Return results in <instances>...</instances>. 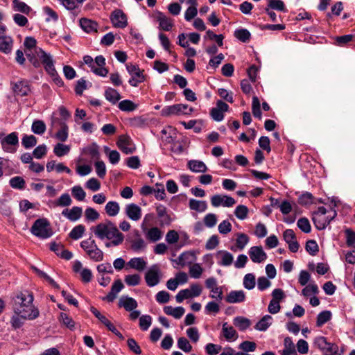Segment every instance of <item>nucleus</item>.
Returning <instances> with one entry per match:
<instances>
[{
	"mask_svg": "<svg viewBox=\"0 0 355 355\" xmlns=\"http://www.w3.org/2000/svg\"><path fill=\"white\" fill-rule=\"evenodd\" d=\"M92 230L95 236L99 239H106L110 241L105 244L107 248L118 246L124 241L123 234L119 230L116 225L110 220L101 223L94 227Z\"/></svg>",
	"mask_w": 355,
	"mask_h": 355,
	"instance_id": "nucleus-1",
	"label": "nucleus"
},
{
	"mask_svg": "<svg viewBox=\"0 0 355 355\" xmlns=\"http://www.w3.org/2000/svg\"><path fill=\"white\" fill-rule=\"evenodd\" d=\"M33 295L28 291L21 292L15 298L14 312L24 319L33 320L38 317L39 311L33 304Z\"/></svg>",
	"mask_w": 355,
	"mask_h": 355,
	"instance_id": "nucleus-2",
	"label": "nucleus"
},
{
	"mask_svg": "<svg viewBox=\"0 0 355 355\" xmlns=\"http://www.w3.org/2000/svg\"><path fill=\"white\" fill-rule=\"evenodd\" d=\"M31 233L42 239H46L53 235V230L50 223L46 218L36 220L31 229Z\"/></svg>",
	"mask_w": 355,
	"mask_h": 355,
	"instance_id": "nucleus-3",
	"label": "nucleus"
},
{
	"mask_svg": "<svg viewBox=\"0 0 355 355\" xmlns=\"http://www.w3.org/2000/svg\"><path fill=\"white\" fill-rule=\"evenodd\" d=\"M202 288L198 284H191L189 288L180 290L175 296L178 303H181L186 299L198 297L201 295Z\"/></svg>",
	"mask_w": 355,
	"mask_h": 355,
	"instance_id": "nucleus-4",
	"label": "nucleus"
},
{
	"mask_svg": "<svg viewBox=\"0 0 355 355\" xmlns=\"http://www.w3.org/2000/svg\"><path fill=\"white\" fill-rule=\"evenodd\" d=\"M193 108L189 107L186 104H175L164 107L162 111V115L168 116L171 115L190 114L193 112Z\"/></svg>",
	"mask_w": 355,
	"mask_h": 355,
	"instance_id": "nucleus-5",
	"label": "nucleus"
},
{
	"mask_svg": "<svg viewBox=\"0 0 355 355\" xmlns=\"http://www.w3.org/2000/svg\"><path fill=\"white\" fill-rule=\"evenodd\" d=\"M36 40L33 37H26L24 40V46L26 48V55L28 60L35 67L40 66V62L33 53L35 54V49H39L36 46Z\"/></svg>",
	"mask_w": 355,
	"mask_h": 355,
	"instance_id": "nucleus-6",
	"label": "nucleus"
},
{
	"mask_svg": "<svg viewBox=\"0 0 355 355\" xmlns=\"http://www.w3.org/2000/svg\"><path fill=\"white\" fill-rule=\"evenodd\" d=\"M35 55L40 58L42 63L44 64V69L47 73L51 76H55L57 71L55 69L53 60L51 56L44 51L42 49H35Z\"/></svg>",
	"mask_w": 355,
	"mask_h": 355,
	"instance_id": "nucleus-7",
	"label": "nucleus"
},
{
	"mask_svg": "<svg viewBox=\"0 0 355 355\" xmlns=\"http://www.w3.org/2000/svg\"><path fill=\"white\" fill-rule=\"evenodd\" d=\"M162 278L159 266L157 264L151 266L145 274V281L149 287L157 285Z\"/></svg>",
	"mask_w": 355,
	"mask_h": 355,
	"instance_id": "nucleus-8",
	"label": "nucleus"
},
{
	"mask_svg": "<svg viewBox=\"0 0 355 355\" xmlns=\"http://www.w3.org/2000/svg\"><path fill=\"white\" fill-rule=\"evenodd\" d=\"M151 17L157 22H159V28L164 31H169L174 26L173 19L166 17L163 12L156 10Z\"/></svg>",
	"mask_w": 355,
	"mask_h": 355,
	"instance_id": "nucleus-9",
	"label": "nucleus"
},
{
	"mask_svg": "<svg viewBox=\"0 0 355 355\" xmlns=\"http://www.w3.org/2000/svg\"><path fill=\"white\" fill-rule=\"evenodd\" d=\"M116 145L126 155L133 153L136 150L135 145L132 139L126 135H121L119 137Z\"/></svg>",
	"mask_w": 355,
	"mask_h": 355,
	"instance_id": "nucleus-10",
	"label": "nucleus"
},
{
	"mask_svg": "<svg viewBox=\"0 0 355 355\" xmlns=\"http://www.w3.org/2000/svg\"><path fill=\"white\" fill-rule=\"evenodd\" d=\"M211 203L214 207L220 206L231 207L236 204V200L231 196L217 194L211 198Z\"/></svg>",
	"mask_w": 355,
	"mask_h": 355,
	"instance_id": "nucleus-11",
	"label": "nucleus"
},
{
	"mask_svg": "<svg viewBox=\"0 0 355 355\" xmlns=\"http://www.w3.org/2000/svg\"><path fill=\"white\" fill-rule=\"evenodd\" d=\"M110 20L114 27L123 28L127 26L128 21L125 13L119 9L114 10L110 15Z\"/></svg>",
	"mask_w": 355,
	"mask_h": 355,
	"instance_id": "nucleus-12",
	"label": "nucleus"
},
{
	"mask_svg": "<svg viewBox=\"0 0 355 355\" xmlns=\"http://www.w3.org/2000/svg\"><path fill=\"white\" fill-rule=\"evenodd\" d=\"M283 237L285 242L288 245V249L292 252H297L300 248V244L296 239L294 231L291 229H287L283 232Z\"/></svg>",
	"mask_w": 355,
	"mask_h": 355,
	"instance_id": "nucleus-13",
	"label": "nucleus"
},
{
	"mask_svg": "<svg viewBox=\"0 0 355 355\" xmlns=\"http://www.w3.org/2000/svg\"><path fill=\"white\" fill-rule=\"evenodd\" d=\"M229 105L222 101H218L216 107L211 110L210 114L214 120L216 121H221L224 119V112L228 110Z\"/></svg>",
	"mask_w": 355,
	"mask_h": 355,
	"instance_id": "nucleus-14",
	"label": "nucleus"
},
{
	"mask_svg": "<svg viewBox=\"0 0 355 355\" xmlns=\"http://www.w3.org/2000/svg\"><path fill=\"white\" fill-rule=\"evenodd\" d=\"M248 254L252 262L259 263L267 259V254L261 246H252L249 249Z\"/></svg>",
	"mask_w": 355,
	"mask_h": 355,
	"instance_id": "nucleus-15",
	"label": "nucleus"
},
{
	"mask_svg": "<svg viewBox=\"0 0 355 355\" xmlns=\"http://www.w3.org/2000/svg\"><path fill=\"white\" fill-rule=\"evenodd\" d=\"M125 214L129 219L133 221L139 220L142 215L141 207L135 203L125 205Z\"/></svg>",
	"mask_w": 355,
	"mask_h": 355,
	"instance_id": "nucleus-16",
	"label": "nucleus"
},
{
	"mask_svg": "<svg viewBox=\"0 0 355 355\" xmlns=\"http://www.w3.org/2000/svg\"><path fill=\"white\" fill-rule=\"evenodd\" d=\"M62 215L71 222L78 220L83 215V209L80 207L74 206L71 209H64Z\"/></svg>",
	"mask_w": 355,
	"mask_h": 355,
	"instance_id": "nucleus-17",
	"label": "nucleus"
},
{
	"mask_svg": "<svg viewBox=\"0 0 355 355\" xmlns=\"http://www.w3.org/2000/svg\"><path fill=\"white\" fill-rule=\"evenodd\" d=\"M336 213L334 211V215L331 217L326 216H313L312 218V220L313 221V223L315 225V227L318 230H322L327 227V226L330 223V222L334 219V218L336 216Z\"/></svg>",
	"mask_w": 355,
	"mask_h": 355,
	"instance_id": "nucleus-18",
	"label": "nucleus"
},
{
	"mask_svg": "<svg viewBox=\"0 0 355 355\" xmlns=\"http://www.w3.org/2000/svg\"><path fill=\"white\" fill-rule=\"evenodd\" d=\"M118 306L124 308L127 311H132L138 306V303L135 299L128 295H123L119 300Z\"/></svg>",
	"mask_w": 355,
	"mask_h": 355,
	"instance_id": "nucleus-19",
	"label": "nucleus"
},
{
	"mask_svg": "<svg viewBox=\"0 0 355 355\" xmlns=\"http://www.w3.org/2000/svg\"><path fill=\"white\" fill-rule=\"evenodd\" d=\"M217 263L222 266H230L233 263V255L226 250H218L216 253Z\"/></svg>",
	"mask_w": 355,
	"mask_h": 355,
	"instance_id": "nucleus-20",
	"label": "nucleus"
},
{
	"mask_svg": "<svg viewBox=\"0 0 355 355\" xmlns=\"http://www.w3.org/2000/svg\"><path fill=\"white\" fill-rule=\"evenodd\" d=\"M123 287L124 286L120 279L116 280L111 287L110 292L106 296L103 297L102 300L109 302H113L116 299L117 294Z\"/></svg>",
	"mask_w": 355,
	"mask_h": 355,
	"instance_id": "nucleus-21",
	"label": "nucleus"
},
{
	"mask_svg": "<svg viewBox=\"0 0 355 355\" xmlns=\"http://www.w3.org/2000/svg\"><path fill=\"white\" fill-rule=\"evenodd\" d=\"M84 62L89 65L91 70L96 75L105 77L108 73V70L105 67H96L93 58L89 55H85L83 58Z\"/></svg>",
	"mask_w": 355,
	"mask_h": 355,
	"instance_id": "nucleus-22",
	"label": "nucleus"
},
{
	"mask_svg": "<svg viewBox=\"0 0 355 355\" xmlns=\"http://www.w3.org/2000/svg\"><path fill=\"white\" fill-rule=\"evenodd\" d=\"M245 300V292L242 290L232 291L226 297V302L230 304L240 303Z\"/></svg>",
	"mask_w": 355,
	"mask_h": 355,
	"instance_id": "nucleus-23",
	"label": "nucleus"
},
{
	"mask_svg": "<svg viewBox=\"0 0 355 355\" xmlns=\"http://www.w3.org/2000/svg\"><path fill=\"white\" fill-rule=\"evenodd\" d=\"M79 24L82 29L87 33L97 32L98 24L96 21L92 19L81 18L79 20Z\"/></svg>",
	"mask_w": 355,
	"mask_h": 355,
	"instance_id": "nucleus-24",
	"label": "nucleus"
},
{
	"mask_svg": "<svg viewBox=\"0 0 355 355\" xmlns=\"http://www.w3.org/2000/svg\"><path fill=\"white\" fill-rule=\"evenodd\" d=\"M131 249L136 252L145 251L147 243L143 238L137 233V236L130 241Z\"/></svg>",
	"mask_w": 355,
	"mask_h": 355,
	"instance_id": "nucleus-25",
	"label": "nucleus"
},
{
	"mask_svg": "<svg viewBox=\"0 0 355 355\" xmlns=\"http://www.w3.org/2000/svg\"><path fill=\"white\" fill-rule=\"evenodd\" d=\"M187 167L193 173H205L208 168L206 164L200 160L191 159L187 163Z\"/></svg>",
	"mask_w": 355,
	"mask_h": 355,
	"instance_id": "nucleus-26",
	"label": "nucleus"
},
{
	"mask_svg": "<svg viewBox=\"0 0 355 355\" xmlns=\"http://www.w3.org/2000/svg\"><path fill=\"white\" fill-rule=\"evenodd\" d=\"M13 40L10 36L0 35V51L9 54L12 49Z\"/></svg>",
	"mask_w": 355,
	"mask_h": 355,
	"instance_id": "nucleus-27",
	"label": "nucleus"
},
{
	"mask_svg": "<svg viewBox=\"0 0 355 355\" xmlns=\"http://www.w3.org/2000/svg\"><path fill=\"white\" fill-rule=\"evenodd\" d=\"M146 265L147 262L143 257L132 258L127 263L128 267L138 271L144 270L146 268Z\"/></svg>",
	"mask_w": 355,
	"mask_h": 355,
	"instance_id": "nucleus-28",
	"label": "nucleus"
},
{
	"mask_svg": "<svg viewBox=\"0 0 355 355\" xmlns=\"http://www.w3.org/2000/svg\"><path fill=\"white\" fill-rule=\"evenodd\" d=\"M15 92L21 96H25L31 92V88L28 83L26 80H21L17 82L14 87Z\"/></svg>",
	"mask_w": 355,
	"mask_h": 355,
	"instance_id": "nucleus-29",
	"label": "nucleus"
},
{
	"mask_svg": "<svg viewBox=\"0 0 355 355\" xmlns=\"http://www.w3.org/2000/svg\"><path fill=\"white\" fill-rule=\"evenodd\" d=\"M85 252L94 261L98 262L103 259V252L98 248L96 243L94 244V248H89Z\"/></svg>",
	"mask_w": 355,
	"mask_h": 355,
	"instance_id": "nucleus-30",
	"label": "nucleus"
},
{
	"mask_svg": "<svg viewBox=\"0 0 355 355\" xmlns=\"http://www.w3.org/2000/svg\"><path fill=\"white\" fill-rule=\"evenodd\" d=\"M164 311L168 315H171L175 319H180L184 315L185 310L182 306L174 308L171 306H166L164 307Z\"/></svg>",
	"mask_w": 355,
	"mask_h": 355,
	"instance_id": "nucleus-31",
	"label": "nucleus"
},
{
	"mask_svg": "<svg viewBox=\"0 0 355 355\" xmlns=\"http://www.w3.org/2000/svg\"><path fill=\"white\" fill-rule=\"evenodd\" d=\"M145 234L146 239L153 243L157 242L162 237V232L156 227L147 230Z\"/></svg>",
	"mask_w": 355,
	"mask_h": 355,
	"instance_id": "nucleus-32",
	"label": "nucleus"
},
{
	"mask_svg": "<svg viewBox=\"0 0 355 355\" xmlns=\"http://www.w3.org/2000/svg\"><path fill=\"white\" fill-rule=\"evenodd\" d=\"M189 207L190 209L198 211L204 212L207 209V204L206 201L198 200L196 199H190L189 202Z\"/></svg>",
	"mask_w": 355,
	"mask_h": 355,
	"instance_id": "nucleus-33",
	"label": "nucleus"
},
{
	"mask_svg": "<svg viewBox=\"0 0 355 355\" xmlns=\"http://www.w3.org/2000/svg\"><path fill=\"white\" fill-rule=\"evenodd\" d=\"M223 334L227 340H235L238 334L233 327L229 326L227 322L223 323L222 327Z\"/></svg>",
	"mask_w": 355,
	"mask_h": 355,
	"instance_id": "nucleus-34",
	"label": "nucleus"
},
{
	"mask_svg": "<svg viewBox=\"0 0 355 355\" xmlns=\"http://www.w3.org/2000/svg\"><path fill=\"white\" fill-rule=\"evenodd\" d=\"M105 97L112 104H116L121 98L120 94L114 88L108 87L105 91Z\"/></svg>",
	"mask_w": 355,
	"mask_h": 355,
	"instance_id": "nucleus-35",
	"label": "nucleus"
},
{
	"mask_svg": "<svg viewBox=\"0 0 355 355\" xmlns=\"http://www.w3.org/2000/svg\"><path fill=\"white\" fill-rule=\"evenodd\" d=\"M284 348L282 351V355H297L295 347L290 337L285 338L284 340Z\"/></svg>",
	"mask_w": 355,
	"mask_h": 355,
	"instance_id": "nucleus-36",
	"label": "nucleus"
},
{
	"mask_svg": "<svg viewBox=\"0 0 355 355\" xmlns=\"http://www.w3.org/2000/svg\"><path fill=\"white\" fill-rule=\"evenodd\" d=\"M272 318L269 315H264L254 326L255 329L265 331L271 325Z\"/></svg>",
	"mask_w": 355,
	"mask_h": 355,
	"instance_id": "nucleus-37",
	"label": "nucleus"
},
{
	"mask_svg": "<svg viewBox=\"0 0 355 355\" xmlns=\"http://www.w3.org/2000/svg\"><path fill=\"white\" fill-rule=\"evenodd\" d=\"M105 210L109 216H116L120 211L119 204L116 201H109L105 207Z\"/></svg>",
	"mask_w": 355,
	"mask_h": 355,
	"instance_id": "nucleus-38",
	"label": "nucleus"
},
{
	"mask_svg": "<svg viewBox=\"0 0 355 355\" xmlns=\"http://www.w3.org/2000/svg\"><path fill=\"white\" fill-rule=\"evenodd\" d=\"M233 323L240 331H245L251 324L250 320L243 316L236 317L233 320Z\"/></svg>",
	"mask_w": 355,
	"mask_h": 355,
	"instance_id": "nucleus-39",
	"label": "nucleus"
},
{
	"mask_svg": "<svg viewBox=\"0 0 355 355\" xmlns=\"http://www.w3.org/2000/svg\"><path fill=\"white\" fill-rule=\"evenodd\" d=\"M72 200L67 193H62L56 200L53 202L55 207H69L71 205Z\"/></svg>",
	"mask_w": 355,
	"mask_h": 355,
	"instance_id": "nucleus-40",
	"label": "nucleus"
},
{
	"mask_svg": "<svg viewBox=\"0 0 355 355\" xmlns=\"http://www.w3.org/2000/svg\"><path fill=\"white\" fill-rule=\"evenodd\" d=\"M12 7L15 11L20 12L26 15L29 14L31 10L30 6L20 0H12Z\"/></svg>",
	"mask_w": 355,
	"mask_h": 355,
	"instance_id": "nucleus-41",
	"label": "nucleus"
},
{
	"mask_svg": "<svg viewBox=\"0 0 355 355\" xmlns=\"http://www.w3.org/2000/svg\"><path fill=\"white\" fill-rule=\"evenodd\" d=\"M70 150V146L64 144L62 143H58L54 146L53 153L56 156L61 157L67 155Z\"/></svg>",
	"mask_w": 355,
	"mask_h": 355,
	"instance_id": "nucleus-42",
	"label": "nucleus"
},
{
	"mask_svg": "<svg viewBox=\"0 0 355 355\" xmlns=\"http://www.w3.org/2000/svg\"><path fill=\"white\" fill-rule=\"evenodd\" d=\"M118 107L123 112H132L137 108V105L130 100H123L119 103Z\"/></svg>",
	"mask_w": 355,
	"mask_h": 355,
	"instance_id": "nucleus-43",
	"label": "nucleus"
},
{
	"mask_svg": "<svg viewBox=\"0 0 355 355\" xmlns=\"http://www.w3.org/2000/svg\"><path fill=\"white\" fill-rule=\"evenodd\" d=\"M46 126L45 123L42 120H35L31 126V130L37 135H42L45 132Z\"/></svg>",
	"mask_w": 355,
	"mask_h": 355,
	"instance_id": "nucleus-44",
	"label": "nucleus"
},
{
	"mask_svg": "<svg viewBox=\"0 0 355 355\" xmlns=\"http://www.w3.org/2000/svg\"><path fill=\"white\" fill-rule=\"evenodd\" d=\"M104 151L109 158L112 164H116L120 160V154L115 150H110L109 147L105 146Z\"/></svg>",
	"mask_w": 355,
	"mask_h": 355,
	"instance_id": "nucleus-45",
	"label": "nucleus"
},
{
	"mask_svg": "<svg viewBox=\"0 0 355 355\" xmlns=\"http://www.w3.org/2000/svg\"><path fill=\"white\" fill-rule=\"evenodd\" d=\"M331 312L330 311L326 310L320 312L317 316V327H322L326 322L329 321L331 318Z\"/></svg>",
	"mask_w": 355,
	"mask_h": 355,
	"instance_id": "nucleus-46",
	"label": "nucleus"
},
{
	"mask_svg": "<svg viewBox=\"0 0 355 355\" xmlns=\"http://www.w3.org/2000/svg\"><path fill=\"white\" fill-rule=\"evenodd\" d=\"M21 144L26 149L31 148L37 144V138L32 135H24L21 139Z\"/></svg>",
	"mask_w": 355,
	"mask_h": 355,
	"instance_id": "nucleus-47",
	"label": "nucleus"
},
{
	"mask_svg": "<svg viewBox=\"0 0 355 355\" xmlns=\"http://www.w3.org/2000/svg\"><path fill=\"white\" fill-rule=\"evenodd\" d=\"M85 232V227L83 225H78L74 227L69 233V236L73 240L80 239Z\"/></svg>",
	"mask_w": 355,
	"mask_h": 355,
	"instance_id": "nucleus-48",
	"label": "nucleus"
},
{
	"mask_svg": "<svg viewBox=\"0 0 355 355\" xmlns=\"http://www.w3.org/2000/svg\"><path fill=\"white\" fill-rule=\"evenodd\" d=\"M1 143H4L8 145L17 146L19 144L18 134L16 132H13L6 136L1 141Z\"/></svg>",
	"mask_w": 355,
	"mask_h": 355,
	"instance_id": "nucleus-49",
	"label": "nucleus"
},
{
	"mask_svg": "<svg viewBox=\"0 0 355 355\" xmlns=\"http://www.w3.org/2000/svg\"><path fill=\"white\" fill-rule=\"evenodd\" d=\"M10 185L12 188L15 189H24L25 188V180L20 176H15L12 178L9 181Z\"/></svg>",
	"mask_w": 355,
	"mask_h": 355,
	"instance_id": "nucleus-50",
	"label": "nucleus"
},
{
	"mask_svg": "<svg viewBox=\"0 0 355 355\" xmlns=\"http://www.w3.org/2000/svg\"><path fill=\"white\" fill-rule=\"evenodd\" d=\"M318 293V286L314 282L306 285V286L302 291V295L304 297H309L311 294L317 295Z\"/></svg>",
	"mask_w": 355,
	"mask_h": 355,
	"instance_id": "nucleus-51",
	"label": "nucleus"
},
{
	"mask_svg": "<svg viewBox=\"0 0 355 355\" xmlns=\"http://www.w3.org/2000/svg\"><path fill=\"white\" fill-rule=\"evenodd\" d=\"M234 36L242 42H247L250 40L251 34L247 29L240 28L234 31Z\"/></svg>",
	"mask_w": 355,
	"mask_h": 355,
	"instance_id": "nucleus-52",
	"label": "nucleus"
},
{
	"mask_svg": "<svg viewBox=\"0 0 355 355\" xmlns=\"http://www.w3.org/2000/svg\"><path fill=\"white\" fill-rule=\"evenodd\" d=\"M68 136L69 127L67 124H63L62 127L60 128V130L55 135V137L62 142L67 141Z\"/></svg>",
	"mask_w": 355,
	"mask_h": 355,
	"instance_id": "nucleus-53",
	"label": "nucleus"
},
{
	"mask_svg": "<svg viewBox=\"0 0 355 355\" xmlns=\"http://www.w3.org/2000/svg\"><path fill=\"white\" fill-rule=\"evenodd\" d=\"M71 193L73 198L78 201L84 200L86 196L85 191L79 185L74 186L71 188Z\"/></svg>",
	"mask_w": 355,
	"mask_h": 355,
	"instance_id": "nucleus-54",
	"label": "nucleus"
},
{
	"mask_svg": "<svg viewBox=\"0 0 355 355\" xmlns=\"http://www.w3.org/2000/svg\"><path fill=\"white\" fill-rule=\"evenodd\" d=\"M249 212L248 208L245 205H239L234 210L236 217L239 220H244L248 217Z\"/></svg>",
	"mask_w": 355,
	"mask_h": 355,
	"instance_id": "nucleus-55",
	"label": "nucleus"
},
{
	"mask_svg": "<svg viewBox=\"0 0 355 355\" xmlns=\"http://www.w3.org/2000/svg\"><path fill=\"white\" fill-rule=\"evenodd\" d=\"M144 80L145 78L142 71H138L136 73L131 75V78L128 83L132 87H137L139 83H143Z\"/></svg>",
	"mask_w": 355,
	"mask_h": 355,
	"instance_id": "nucleus-56",
	"label": "nucleus"
},
{
	"mask_svg": "<svg viewBox=\"0 0 355 355\" xmlns=\"http://www.w3.org/2000/svg\"><path fill=\"white\" fill-rule=\"evenodd\" d=\"M124 281L129 286H135L140 284L141 277L138 274L128 275L125 276Z\"/></svg>",
	"mask_w": 355,
	"mask_h": 355,
	"instance_id": "nucleus-57",
	"label": "nucleus"
},
{
	"mask_svg": "<svg viewBox=\"0 0 355 355\" xmlns=\"http://www.w3.org/2000/svg\"><path fill=\"white\" fill-rule=\"evenodd\" d=\"M217 220L216 215L213 213L206 214L203 218L204 225L209 228L214 227L216 225Z\"/></svg>",
	"mask_w": 355,
	"mask_h": 355,
	"instance_id": "nucleus-58",
	"label": "nucleus"
},
{
	"mask_svg": "<svg viewBox=\"0 0 355 355\" xmlns=\"http://www.w3.org/2000/svg\"><path fill=\"white\" fill-rule=\"evenodd\" d=\"M255 276L252 273L246 274L243 278V286L248 290H252L255 286Z\"/></svg>",
	"mask_w": 355,
	"mask_h": 355,
	"instance_id": "nucleus-59",
	"label": "nucleus"
},
{
	"mask_svg": "<svg viewBox=\"0 0 355 355\" xmlns=\"http://www.w3.org/2000/svg\"><path fill=\"white\" fill-rule=\"evenodd\" d=\"M152 324V318L149 315H143L139 318V327L142 331H147Z\"/></svg>",
	"mask_w": 355,
	"mask_h": 355,
	"instance_id": "nucleus-60",
	"label": "nucleus"
},
{
	"mask_svg": "<svg viewBox=\"0 0 355 355\" xmlns=\"http://www.w3.org/2000/svg\"><path fill=\"white\" fill-rule=\"evenodd\" d=\"M268 8L277 11L286 10L284 3L282 0H268Z\"/></svg>",
	"mask_w": 355,
	"mask_h": 355,
	"instance_id": "nucleus-61",
	"label": "nucleus"
},
{
	"mask_svg": "<svg viewBox=\"0 0 355 355\" xmlns=\"http://www.w3.org/2000/svg\"><path fill=\"white\" fill-rule=\"evenodd\" d=\"M297 225L304 233H309L311 230V224L306 218H300L297 220Z\"/></svg>",
	"mask_w": 355,
	"mask_h": 355,
	"instance_id": "nucleus-62",
	"label": "nucleus"
},
{
	"mask_svg": "<svg viewBox=\"0 0 355 355\" xmlns=\"http://www.w3.org/2000/svg\"><path fill=\"white\" fill-rule=\"evenodd\" d=\"M178 347L184 352H190L192 350V346L189 340L184 337H180L178 340Z\"/></svg>",
	"mask_w": 355,
	"mask_h": 355,
	"instance_id": "nucleus-63",
	"label": "nucleus"
},
{
	"mask_svg": "<svg viewBox=\"0 0 355 355\" xmlns=\"http://www.w3.org/2000/svg\"><path fill=\"white\" fill-rule=\"evenodd\" d=\"M85 216L88 221H95L98 219L100 215L95 209L87 207L85 211Z\"/></svg>",
	"mask_w": 355,
	"mask_h": 355,
	"instance_id": "nucleus-64",
	"label": "nucleus"
}]
</instances>
